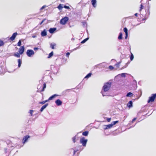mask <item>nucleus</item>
Masks as SVG:
<instances>
[{
	"mask_svg": "<svg viewBox=\"0 0 156 156\" xmlns=\"http://www.w3.org/2000/svg\"><path fill=\"white\" fill-rule=\"evenodd\" d=\"M92 75V73H90L88 74L84 77L85 79H88Z\"/></svg>",
	"mask_w": 156,
	"mask_h": 156,
	"instance_id": "22",
	"label": "nucleus"
},
{
	"mask_svg": "<svg viewBox=\"0 0 156 156\" xmlns=\"http://www.w3.org/2000/svg\"><path fill=\"white\" fill-rule=\"evenodd\" d=\"M21 44V40H20L19 42H18L17 44V46H20Z\"/></svg>",
	"mask_w": 156,
	"mask_h": 156,
	"instance_id": "38",
	"label": "nucleus"
},
{
	"mask_svg": "<svg viewBox=\"0 0 156 156\" xmlns=\"http://www.w3.org/2000/svg\"><path fill=\"white\" fill-rule=\"evenodd\" d=\"M58 96V95L56 94L53 95H52L50 97L48 100V101H49L52 100L54 98H55L57 96Z\"/></svg>",
	"mask_w": 156,
	"mask_h": 156,
	"instance_id": "13",
	"label": "nucleus"
},
{
	"mask_svg": "<svg viewBox=\"0 0 156 156\" xmlns=\"http://www.w3.org/2000/svg\"><path fill=\"white\" fill-rule=\"evenodd\" d=\"M111 85L112 82L110 81L104 84L103 87V91L102 90L101 92L103 96H106V95L103 92H106L108 91L111 87Z\"/></svg>",
	"mask_w": 156,
	"mask_h": 156,
	"instance_id": "1",
	"label": "nucleus"
},
{
	"mask_svg": "<svg viewBox=\"0 0 156 156\" xmlns=\"http://www.w3.org/2000/svg\"><path fill=\"white\" fill-rule=\"evenodd\" d=\"M53 52L52 51L50 53H49L48 58H50L51 57V56H52V55H53Z\"/></svg>",
	"mask_w": 156,
	"mask_h": 156,
	"instance_id": "36",
	"label": "nucleus"
},
{
	"mask_svg": "<svg viewBox=\"0 0 156 156\" xmlns=\"http://www.w3.org/2000/svg\"><path fill=\"white\" fill-rule=\"evenodd\" d=\"M48 101V100L43 101L42 102H40L39 103L40 104H41L42 105L44 104V103H45L46 102Z\"/></svg>",
	"mask_w": 156,
	"mask_h": 156,
	"instance_id": "33",
	"label": "nucleus"
},
{
	"mask_svg": "<svg viewBox=\"0 0 156 156\" xmlns=\"http://www.w3.org/2000/svg\"><path fill=\"white\" fill-rule=\"evenodd\" d=\"M58 69H53V73L54 74H56L57 73L58 71L57 70Z\"/></svg>",
	"mask_w": 156,
	"mask_h": 156,
	"instance_id": "31",
	"label": "nucleus"
},
{
	"mask_svg": "<svg viewBox=\"0 0 156 156\" xmlns=\"http://www.w3.org/2000/svg\"><path fill=\"white\" fill-rule=\"evenodd\" d=\"M62 2H65V0H60Z\"/></svg>",
	"mask_w": 156,
	"mask_h": 156,
	"instance_id": "54",
	"label": "nucleus"
},
{
	"mask_svg": "<svg viewBox=\"0 0 156 156\" xmlns=\"http://www.w3.org/2000/svg\"><path fill=\"white\" fill-rule=\"evenodd\" d=\"M30 136L29 135H26L24 136L23 139V143L24 144L26 142L28 139L30 138Z\"/></svg>",
	"mask_w": 156,
	"mask_h": 156,
	"instance_id": "9",
	"label": "nucleus"
},
{
	"mask_svg": "<svg viewBox=\"0 0 156 156\" xmlns=\"http://www.w3.org/2000/svg\"><path fill=\"white\" fill-rule=\"evenodd\" d=\"M46 7V6L45 5H43V6L41 7V8L40 9L42 10L43 9H44Z\"/></svg>",
	"mask_w": 156,
	"mask_h": 156,
	"instance_id": "46",
	"label": "nucleus"
},
{
	"mask_svg": "<svg viewBox=\"0 0 156 156\" xmlns=\"http://www.w3.org/2000/svg\"><path fill=\"white\" fill-rule=\"evenodd\" d=\"M127 106L130 108L133 106V102L131 101L129 102L127 104Z\"/></svg>",
	"mask_w": 156,
	"mask_h": 156,
	"instance_id": "16",
	"label": "nucleus"
},
{
	"mask_svg": "<svg viewBox=\"0 0 156 156\" xmlns=\"http://www.w3.org/2000/svg\"><path fill=\"white\" fill-rule=\"evenodd\" d=\"M36 37V36H32V37H33V38H35V37Z\"/></svg>",
	"mask_w": 156,
	"mask_h": 156,
	"instance_id": "55",
	"label": "nucleus"
},
{
	"mask_svg": "<svg viewBox=\"0 0 156 156\" xmlns=\"http://www.w3.org/2000/svg\"><path fill=\"white\" fill-rule=\"evenodd\" d=\"M38 48L35 47L34 48V49L35 51L37 50H38Z\"/></svg>",
	"mask_w": 156,
	"mask_h": 156,
	"instance_id": "49",
	"label": "nucleus"
},
{
	"mask_svg": "<svg viewBox=\"0 0 156 156\" xmlns=\"http://www.w3.org/2000/svg\"><path fill=\"white\" fill-rule=\"evenodd\" d=\"M2 69V73H0V74H4L5 72H6V71H7L9 73H12L15 70V69H12V70H7V69Z\"/></svg>",
	"mask_w": 156,
	"mask_h": 156,
	"instance_id": "6",
	"label": "nucleus"
},
{
	"mask_svg": "<svg viewBox=\"0 0 156 156\" xmlns=\"http://www.w3.org/2000/svg\"><path fill=\"white\" fill-rule=\"evenodd\" d=\"M134 58V56L133 54L132 53H131V56L130 57V59L131 61H132Z\"/></svg>",
	"mask_w": 156,
	"mask_h": 156,
	"instance_id": "39",
	"label": "nucleus"
},
{
	"mask_svg": "<svg viewBox=\"0 0 156 156\" xmlns=\"http://www.w3.org/2000/svg\"><path fill=\"white\" fill-rule=\"evenodd\" d=\"M40 87H41V85H38V87H37V88H38L40 87Z\"/></svg>",
	"mask_w": 156,
	"mask_h": 156,
	"instance_id": "56",
	"label": "nucleus"
},
{
	"mask_svg": "<svg viewBox=\"0 0 156 156\" xmlns=\"http://www.w3.org/2000/svg\"><path fill=\"white\" fill-rule=\"evenodd\" d=\"M136 118H134L133 120H132V122H133L135 121V120H136Z\"/></svg>",
	"mask_w": 156,
	"mask_h": 156,
	"instance_id": "48",
	"label": "nucleus"
},
{
	"mask_svg": "<svg viewBox=\"0 0 156 156\" xmlns=\"http://www.w3.org/2000/svg\"><path fill=\"white\" fill-rule=\"evenodd\" d=\"M133 87H135L136 88L137 87V82L135 80H133Z\"/></svg>",
	"mask_w": 156,
	"mask_h": 156,
	"instance_id": "18",
	"label": "nucleus"
},
{
	"mask_svg": "<svg viewBox=\"0 0 156 156\" xmlns=\"http://www.w3.org/2000/svg\"><path fill=\"white\" fill-rule=\"evenodd\" d=\"M128 35V34H126V36H125V37L126 39L127 38Z\"/></svg>",
	"mask_w": 156,
	"mask_h": 156,
	"instance_id": "50",
	"label": "nucleus"
},
{
	"mask_svg": "<svg viewBox=\"0 0 156 156\" xmlns=\"http://www.w3.org/2000/svg\"><path fill=\"white\" fill-rule=\"evenodd\" d=\"M56 30V28H50L48 30L49 32L51 34L53 33Z\"/></svg>",
	"mask_w": 156,
	"mask_h": 156,
	"instance_id": "14",
	"label": "nucleus"
},
{
	"mask_svg": "<svg viewBox=\"0 0 156 156\" xmlns=\"http://www.w3.org/2000/svg\"><path fill=\"white\" fill-rule=\"evenodd\" d=\"M123 30L124 32L126 34H128V30L127 29L126 27H125L123 29Z\"/></svg>",
	"mask_w": 156,
	"mask_h": 156,
	"instance_id": "32",
	"label": "nucleus"
},
{
	"mask_svg": "<svg viewBox=\"0 0 156 156\" xmlns=\"http://www.w3.org/2000/svg\"><path fill=\"white\" fill-rule=\"evenodd\" d=\"M69 20L68 17L65 16L62 18L60 21V23L63 25L66 24Z\"/></svg>",
	"mask_w": 156,
	"mask_h": 156,
	"instance_id": "2",
	"label": "nucleus"
},
{
	"mask_svg": "<svg viewBox=\"0 0 156 156\" xmlns=\"http://www.w3.org/2000/svg\"><path fill=\"white\" fill-rule=\"evenodd\" d=\"M77 150H74V154H75L77 151Z\"/></svg>",
	"mask_w": 156,
	"mask_h": 156,
	"instance_id": "52",
	"label": "nucleus"
},
{
	"mask_svg": "<svg viewBox=\"0 0 156 156\" xmlns=\"http://www.w3.org/2000/svg\"><path fill=\"white\" fill-rule=\"evenodd\" d=\"M7 150V149H6V148H5V151H6H6Z\"/></svg>",
	"mask_w": 156,
	"mask_h": 156,
	"instance_id": "57",
	"label": "nucleus"
},
{
	"mask_svg": "<svg viewBox=\"0 0 156 156\" xmlns=\"http://www.w3.org/2000/svg\"><path fill=\"white\" fill-rule=\"evenodd\" d=\"M20 54L18 52H16L14 54V56L17 58H20Z\"/></svg>",
	"mask_w": 156,
	"mask_h": 156,
	"instance_id": "23",
	"label": "nucleus"
},
{
	"mask_svg": "<svg viewBox=\"0 0 156 156\" xmlns=\"http://www.w3.org/2000/svg\"><path fill=\"white\" fill-rule=\"evenodd\" d=\"M108 68H114L111 66H109Z\"/></svg>",
	"mask_w": 156,
	"mask_h": 156,
	"instance_id": "51",
	"label": "nucleus"
},
{
	"mask_svg": "<svg viewBox=\"0 0 156 156\" xmlns=\"http://www.w3.org/2000/svg\"><path fill=\"white\" fill-rule=\"evenodd\" d=\"M27 55L29 57H31L34 54V52L32 50L28 49L26 52Z\"/></svg>",
	"mask_w": 156,
	"mask_h": 156,
	"instance_id": "5",
	"label": "nucleus"
},
{
	"mask_svg": "<svg viewBox=\"0 0 156 156\" xmlns=\"http://www.w3.org/2000/svg\"><path fill=\"white\" fill-rule=\"evenodd\" d=\"M70 90L71 89H66L63 92V93L66 94V92H68L69 90Z\"/></svg>",
	"mask_w": 156,
	"mask_h": 156,
	"instance_id": "41",
	"label": "nucleus"
},
{
	"mask_svg": "<svg viewBox=\"0 0 156 156\" xmlns=\"http://www.w3.org/2000/svg\"><path fill=\"white\" fill-rule=\"evenodd\" d=\"M47 34V32L45 29H44L41 33V36L42 37L46 36Z\"/></svg>",
	"mask_w": 156,
	"mask_h": 156,
	"instance_id": "15",
	"label": "nucleus"
},
{
	"mask_svg": "<svg viewBox=\"0 0 156 156\" xmlns=\"http://www.w3.org/2000/svg\"><path fill=\"white\" fill-rule=\"evenodd\" d=\"M122 33H121V32L120 33H119V36H118V39L119 40L122 39Z\"/></svg>",
	"mask_w": 156,
	"mask_h": 156,
	"instance_id": "24",
	"label": "nucleus"
},
{
	"mask_svg": "<svg viewBox=\"0 0 156 156\" xmlns=\"http://www.w3.org/2000/svg\"><path fill=\"white\" fill-rule=\"evenodd\" d=\"M156 98V94H152L151 96L149 97L147 102L149 103L150 102H153L155 98Z\"/></svg>",
	"mask_w": 156,
	"mask_h": 156,
	"instance_id": "4",
	"label": "nucleus"
},
{
	"mask_svg": "<svg viewBox=\"0 0 156 156\" xmlns=\"http://www.w3.org/2000/svg\"><path fill=\"white\" fill-rule=\"evenodd\" d=\"M55 103L57 106L61 105L62 104V102L60 100L58 99L55 101Z\"/></svg>",
	"mask_w": 156,
	"mask_h": 156,
	"instance_id": "11",
	"label": "nucleus"
},
{
	"mask_svg": "<svg viewBox=\"0 0 156 156\" xmlns=\"http://www.w3.org/2000/svg\"><path fill=\"white\" fill-rule=\"evenodd\" d=\"M118 122H119V121H113L112 122V123H111V124H112V126H113V125H115V124H116L117 123H118Z\"/></svg>",
	"mask_w": 156,
	"mask_h": 156,
	"instance_id": "30",
	"label": "nucleus"
},
{
	"mask_svg": "<svg viewBox=\"0 0 156 156\" xmlns=\"http://www.w3.org/2000/svg\"><path fill=\"white\" fill-rule=\"evenodd\" d=\"M89 132L88 131H85L83 132L82 133L83 135L85 136H87Z\"/></svg>",
	"mask_w": 156,
	"mask_h": 156,
	"instance_id": "19",
	"label": "nucleus"
},
{
	"mask_svg": "<svg viewBox=\"0 0 156 156\" xmlns=\"http://www.w3.org/2000/svg\"><path fill=\"white\" fill-rule=\"evenodd\" d=\"M18 67H20L21 66V61L20 59H19L18 60Z\"/></svg>",
	"mask_w": 156,
	"mask_h": 156,
	"instance_id": "35",
	"label": "nucleus"
},
{
	"mask_svg": "<svg viewBox=\"0 0 156 156\" xmlns=\"http://www.w3.org/2000/svg\"><path fill=\"white\" fill-rule=\"evenodd\" d=\"M62 5L60 4L58 6V8L59 10H61L63 8Z\"/></svg>",
	"mask_w": 156,
	"mask_h": 156,
	"instance_id": "26",
	"label": "nucleus"
},
{
	"mask_svg": "<svg viewBox=\"0 0 156 156\" xmlns=\"http://www.w3.org/2000/svg\"><path fill=\"white\" fill-rule=\"evenodd\" d=\"M112 127V124H111L108 125H104L103 128L105 130V129H108Z\"/></svg>",
	"mask_w": 156,
	"mask_h": 156,
	"instance_id": "8",
	"label": "nucleus"
},
{
	"mask_svg": "<svg viewBox=\"0 0 156 156\" xmlns=\"http://www.w3.org/2000/svg\"><path fill=\"white\" fill-rule=\"evenodd\" d=\"M48 105V104L47 103L43 106L41 108L40 111L41 112H42L47 107Z\"/></svg>",
	"mask_w": 156,
	"mask_h": 156,
	"instance_id": "12",
	"label": "nucleus"
},
{
	"mask_svg": "<svg viewBox=\"0 0 156 156\" xmlns=\"http://www.w3.org/2000/svg\"><path fill=\"white\" fill-rule=\"evenodd\" d=\"M72 140H73V142L74 143H75L76 142V136L73 137L72 138Z\"/></svg>",
	"mask_w": 156,
	"mask_h": 156,
	"instance_id": "40",
	"label": "nucleus"
},
{
	"mask_svg": "<svg viewBox=\"0 0 156 156\" xmlns=\"http://www.w3.org/2000/svg\"><path fill=\"white\" fill-rule=\"evenodd\" d=\"M134 15L135 16L137 17V16L138 14L137 13H136Z\"/></svg>",
	"mask_w": 156,
	"mask_h": 156,
	"instance_id": "53",
	"label": "nucleus"
},
{
	"mask_svg": "<svg viewBox=\"0 0 156 156\" xmlns=\"http://www.w3.org/2000/svg\"><path fill=\"white\" fill-rule=\"evenodd\" d=\"M144 9V6H143L142 4H141L140 5V9H139V11L140 12L142 10V9Z\"/></svg>",
	"mask_w": 156,
	"mask_h": 156,
	"instance_id": "37",
	"label": "nucleus"
},
{
	"mask_svg": "<svg viewBox=\"0 0 156 156\" xmlns=\"http://www.w3.org/2000/svg\"><path fill=\"white\" fill-rule=\"evenodd\" d=\"M126 76V73H122L121 74H119L117 76H116L115 77V78H117V77H119V76H121L122 77H125Z\"/></svg>",
	"mask_w": 156,
	"mask_h": 156,
	"instance_id": "17",
	"label": "nucleus"
},
{
	"mask_svg": "<svg viewBox=\"0 0 156 156\" xmlns=\"http://www.w3.org/2000/svg\"><path fill=\"white\" fill-rule=\"evenodd\" d=\"M64 7L66 9H70V8H69V6H66V5H64Z\"/></svg>",
	"mask_w": 156,
	"mask_h": 156,
	"instance_id": "42",
	"label": "nucleus"
},
{
	"mask_svg": "<svg viewBox=\"0 0 156 156\" xmlns=\"http://www.w3.org/2000/svg\"><path fill=\"white\" fill-rule=\"evenodd\" d=\"M87 141V140L85 139L84 137L81 138L80 139V142L82 144V145L83 147H85L86 146Z\"/></svg>",
	"mask_w": 156,
	"mask_h": 156,
	"instance_id": "3",
	"label": "nucleus"
},
{
	"mask_svg": "<svg viewBox=\"0 0 156 156\" xmlns=\"http://www.w3.org/2000/svg\"><path fill=\"white\" fill-rule=\"evenodd\" d=\"M25 48L24 46H21L19 49V52L20 54H22L24 51Z\"/></svg>",
	"mask_w": 156,
	"mask_h": 156,
	"instance_id": "7",
	"label": "nucleus"
},
{
	"mask_svg": "<svg viewBox=\"0 0 156 156\" xmlns=\"http://www.w3.org/2000/svg\"><path fill=\"white\" fill-rule=\"evenodd\" d=\"M88 39H89V38H88V37L85 39H84L83 41H82L81 42V44H83V43H85L87 40H88Z\"/></svg>",
	"mask_w": 156,
	"mask_h": 156,
	"instance_id": "28",
	"label": "nucleus"
},
{
	"mask_svg": "<svg viewBox=\"0 0 156 156\" xmlns=\"http://www.w3.org/2000/svg\"><path fill=\"white\" fill-rule=\"evenodd\" d=\"M17 34V33L16 32L14 33L12 36L10 38V40L12 41H13L15 39Z\"/></svg>",
	"mask_w": 156,
	"mask_h": 156,
	"instance_id": "10",
	"label": "nucleus"
},
{
	"mask_svg": "<svg viewBox=\"0 0 156 156\" xmlns=\"http://www.w3.org/2000/svg\"><path fill=\"white\" fill-rule=\"evenodd\" d=\"M56 45V44H53L52 43H51L50 44V47L52 49H54L55 48L54 47Z\"/></svg>",
	"mask_w": 156,
	"mask_h": 156,
	"instance_id": "25",
	"label": "nucleus"
},
{
	"mask_svg": "<svg viewBox=\"0 0 156 156\" xmlns=\"http://www.w3.org/2000/svg\"><path fill=\"white\" fill-rule=\"evenodd\" d=\"M46 20V19H44L40 23V25H41L42 23Z\"/></svg>",
	"mask_w": 156,
	"mask_h": 156,
	"instance_id": "43",
	"label": "nucleus"
},
{
	"mask_svg": "<svg viewBox=\"0 0 156 156\" xmlns=\"http://www.w3.org/2000/svg\"><path fill=\"white\" fill-rule=\"evenodd\" d=\"M133 95V94L132 93L129 92L127 93L126 96L127 97H131Z\"/></svg>",
	"mask_w": 156,
	"mask_h": 156,
	"instance_id": "21",
	"label": "nucleus"
},
{
	"mask_svg": "<svg viewBox=\"0 0 156 156\" xmlns=\"http://www.w3.org/2000/svg\"><path fill=\"white\" fill-rule=\"evenodd\" d=\"M70 53L69 52H67L66 54V57H69V55H70Z\"/></svg>",
	"mask_w": 156,
	"mask_h": 156,
	"instance_id": "45",
	"label": "nucleus"
},
{
	"mask_svg": "<svg viewBox=\"0 0 156 156\" xmlns=\"http://www.w3.org/2000/svg\"><path fill=\"white\" fill-rule=\"evenodd\" d=\"M33 111L32 110H30V115H32V112H33Z\"/></svg>",
	"mask_w": 156,
	"mask_h": 156,
	"instance_id": "44",
	"label": "nucleus"
},
{
	"mask_svg": "<svg viewBox=\"0 0 156 156\" xmlns=\"http://www.w3.org/2000/svg\"><path fill=\"white\" fill-rule=\"evenodd\" d=\"M121 63V62H119L117 63L116 64H115V66H116V67L119 68V67L120 64Z\"/></svg>",
	"mask_w": 156,
	"mask_h": 156,
	"instance_id": "29",
	"label": "nucleus"
},
{
	"mask_svg": "<svg viewBox=\"0 0 156 156\" xmlns=\"http://www.w3.org/2000/svg\"><path fill=\"white\" fill-rule=\"evenodd\" d=\"M4 45L3 41L0 39V47L3 46Z\"/></svg>",
	"mask_w": 156,
	"mask_h": 156,
	"instance_id": "34",
	"label": "nucleus"
},
{
	"mask_svg": "<svg viewBox=\"0 0 156 156\" xmlns=\"http://www.w3.org/2000/svg\"><path fill=\"white\" fill-rule=\"evenodd\" d=\"M46 84L45 83L43 84V87L42 90H41V91L43 92L44 91V89L46 88Z\"/></svg>",
	"mask_w": 156,
	"mask_h": 156,
	"instance_id": "27",
	"label": "nucleus"
},
{
	"mask_svg": "<svg viewBox=\"0 0 156 156\" xmlns=\"http://www.w3.org/2000/svg\"><path fill=\"white\" fill-rule=\"evenodd\" d=\"M96 3V0H92L91 1V3L93 5V6L95 7V4Z\"/></svg>",
	"mask_w": 156,
	"mask_h": 156,
	"instance_id": "20",
	"label": "nucleus"
},
{
	"mask_svg": "<svg viewBox=\"0 0 156 156\" xmlns=\"http://www.w3.org/2000/svg\"><path fill=\"white\" fill-rule=\"evenodd\" d=\"M111 120V119L110 118H107V120L108 122H110Z\"/></svg>",
	"mask_w": 156,
	"mask_h": 156,
	"instance_id": "47",
	"label": "nucleus"
},
{
	"mask_svg": "<svg viewBox=\"0 0 156 156\" xmlns=\"http://www.w3.org/2000/svg\"><path fill=\"white\" fill-rule=\"evenodd\" d=\"M42 80H41L39 81V82H42Z\"/></svg>",
	"mask_w": 156,
	"mask_h": 156,
	"instance_id": "58",
	"label": "nucleus"
}]
</instances>
